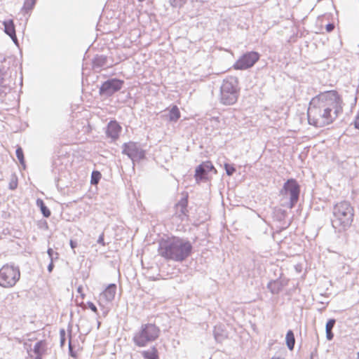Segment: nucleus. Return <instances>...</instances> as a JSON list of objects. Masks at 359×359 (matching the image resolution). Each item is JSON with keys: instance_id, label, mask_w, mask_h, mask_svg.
<instances>
[{"instance_id": "20", "label": "nucleus", "mask_w": 359, "mask_h": 359, "mask_svg": "<svg viewBox=\"0 0 359 359\" xmlns=\"http://www.w3.org/2000/svg\"><path fill=\"white\" fill-rule=\"evenodd\" d=\"M285 340H286V344H287V348L292 351L294 349V344H295V339H294V333L292 330H288L287 334H286V337H285Z\"/></svg>"}, {"instance_id": "24", "label": "nucleus", "mask_w": 359, "mask_h": 359, "mask_svg": "<svg viewBox=\"0 0 359 359\" xmlns=\"http://www.w3.org/2000/svg\"><path fill=\"white\" fill-rule=\"evenodd\" d=\"M268 289L273 294H277L279 292V284L276 281H270L267 285Z\"/></svg>"}, {"instance_id": "4", "label": "nucleus", "mask_w": 359, "mask_h": 359, "mask_svg": "<svg viewBox=\"0 0 359 359\" xmlns=\"http://www.w3.org/2000/svg\"><path fill=\"white\" fill-rule=\"evenodd\" d=\"M239 95L238 79L228 76L223 80L220 87V102L224 105H231L236 102Z\"/></svg>"}, {"instance_id": "44", "label": "nucleus", "mask_w": 359, "mask_h": 359, "mask_svg": "<svg viewBox=\"0 0 359 359\" xmlns=\"http://www.w3.org/2000/svg\"><path fill=\"white\" fill-rule=\"evenodd\" d=\"M271 359H279V358L273 357Z\"/></svg>"}, {"instance_id": "2", "label": "nucleus", "mask_w": 359, "mask_h": 359, "mask_svg": "<svg viewBox=\"0 0 359 359\" xmlns=\"http://www.w3.org/2000/svg\"><path fill=\"white\" fill-rule=\"evenodd\" d=\"M192 249L188 240L174 237L160 243L158 253L166 259L182 262L191 255Z\"/></svg>"}, {"instance_id": "21", "label": "nucleus", "mask_w": 359, "mask_h": 359, "mask_svg": "<svg viewBox=\"0 0 359 359\" xmlns=\"http://www.w3.org/2000/svg\"><path fill=\"white\" fill-rule=\"evenodd\" d=\"M36 205L41 209V213L45 217H49L50 215V211L48 208V207L45 205L43 201L41 199H37Z\"/></svg>"}, {"instance_id": "40", "label": "nucleus", "mask_w": 359, "mask_h": 359, "mask_svg": "<svg viewBox=\"0 0 359 359\" xmlns=\"http://www.w3.org/2000/svg\"><path fill=\"white\" fill-rule=\"evenodd\" d=\"M215 338L216 341L220 340V336H219V334L217 332L215 333Z\"/></svg>"}, {"instance_id": "35", "label": "nucleus", "mask_w": 359, "mask_h": 359, "mask_svg": "<svg viewBox=\"0 0 359 359\" xmlns=\"http://www.w3.org/2000/svg\"><path fill=\"white\" fill-rule=\"evenodd\" d=\"M326 331V337L327 340H332L334 337V334L331 330H325Z\"/></svg>"}, {"instance_id": "7", "label": "nucleus", "mask_w": 359, "mask_h": 359, "mask_svg": "<svg viewBox=\"0 0 359 359\" xmlns=\"http://www.w3.org/2000/svg\"><path fill=\"white\" fill-rule=\"evenodd\" d=\"M282 195L289 197L290 201L287 204L289 208H292L297 203L299 197L300 187L294 179L287 180L280 191Z\"/></svg>"}, {"instance_id": "6", "label": "nucleus", "mask_w": 359, "mask_h": 359, "mask_svg": "<svg viewBox=\"0 0 359 359\" xmlns=\"http://www.w3.org/2000/svg\"><path fill=\"white\" fill-rule=\"evenodd\" d=\"M20 278L18 266L6 264L0 269V286L11 288L16 285Z\"/></svg>"}, {"instance_id": "32", "label": "nucleus", "mask_w": 359, "mask_h": 359, "mask_svg": "<svg viewBox=\"0 0 359 359\" xmlns=\"http://www.w3.org/2000/svg\"><path fill=\"white\" fill-rule=\"evenodd\" d=\"M60 342H61V345L63 346L64 344H65V331L62 329L60 331Z\"/></svg>"}, {"instance_id": "15", "label": "nucleus", "mask_w": 359, "mask_h": 359, "mask_svg": "<svg viewBox=\"0 0 359 359\" xmlns=\"http://www.w3.org/2000/svg\"><path fill=\"white\" fill-rule=\"evenodd\" d=\"M116 286L115 284H110L104 291L101 294V297L104 298L107 302H111L116 294Z\"/></svg>"}, {"instance_id": "37", "label": "nucleus", "mask_w": 359, "mask_h": 359, "mask_svg": "<svg viewBox=\"0 0 359 359\" xmlns=\"http://www.w3.org/2000/svg\"><path fill=\"white\" fill-rule=\"evenodd\" d=\"M325 28L327 32H330L334 29V25L332 23H329L326 25Z\"/></svg>"}, {"instance_id": "5", "label": "nucleus", "mask_w": 359, "mask_h": 359, "mask_svg": "<svg viewBox=\"0 0 359 359\" xmlns=\"http://www.w3.org/2000/svg\"><path fill=\"white\" fill-rule=\"evenodd\" d=\"M160 330L154 324L142 325L133 336L134 344L139 347H144L149 343L155 341L159 336Z\"/></svg>"}, {"instance_id": "26", "label": "nucleus", "mask_w": 359, "mask_h": 359, "mask_svg": "<svg viewBox=\"0 0 359 359\" xmlns=\"http://www.w3.org/2000/svg\"><path fill=\"white\" fill-rule=\"evenodd\" d=\"M47 253L50 259V262H54L55 260L58 259V253L55 252L52 248H48L47 250Z\"/></svg>"}, {"instance_id": "33", "label": "nucleus", "mask_w": 359, "mask_h": 359, "mask_svg": "<svg viewBox=\"0 0 359 359\" xmlns=\"http://www.w3.org/2000/svg\"><path fill=\"white\" fill-rule=\"evenodd\" d=\"M17 186H18V182H17V180H12L10 183H9V188L11 190H14L17 188Z\"/></svg>"}, {"instance_id": "13", "label": "nucleus", "mask_w": 359, "mask_h": 359, "mask_svg": "<svg viewBox=\"0 0 359 359\" xmlns=\"http://www.w3.org/2000/svg\"><path fill=\"white\" fill-rule=\"evenodd\" d=\"M112 66L109 63L108 57L103 55H96L93 60V67L96 71H100L102 69L108 68Z\"/></svg>"}, {"instance_id": "11", "label": "nucleus", "mask_w": 359, "mask_h": 359, "mask_svg": "<svg viewBox=\"0 0 359 359\" xmlns=\"http://www.w3.org/2000/svg\"><path fill=\"white\" fill-rule=\"evenodd\" d=\"M214 171L215 173L217 170L214 168L212 163L210 161H205L196 167L195 170V179L197 182L199 181L206 180L207 175L210 172Z\"/></svg>"}, {"instance_id": "12", "label": "nucleus", "mask_w": 359, "mask_h": 359, "mask_svg": "<svg viewBox=\"0 0 359 359\" xmlns=\"http://www.w3.org/2000/svg\"><path fill=\"white\" fill-rule=\"evenodd\" d=\"M121 127L116 121H111L107 127L106 134L108 137L115 140L119 137Z\"/></svg>"}, {"instance_id": "3", "label": "nucleus", "mask_w": 359, "mask_h": 359, "mask_svg": "<svg viewBox=\"0 0 359 359\" xmlns=\"http://www.w3.org/2000/svg\"><path fill=\"white\" fill-rule=\"evenodd\" d=\"M354 209L346 201L336 203L332 208L331 224L336 232L341 233L348 230L353 221Z\"/></svg>"}, {"instance_id": "27", "label": "nucleus", "mask_w": 359, "mask_h": 359, "mask_svg": "<svg viewBox=\"0 0 359 359\" xmlns=\"http://www.w3.org/2000/svg\"><path fill=\"white\" fill-rule=\"evenodd\" d=\"M100 178V173L98 171H93L91 176V184H96Z\"/></svg>"}, {"instance_id": "23", "label": "nucleus", "mask_w": 359, "mask_h": 359, "mask_svg": "<svg viewBox=\"0 0 359 359\" xmlns=\"http://www.w3.org/2000/svg\"><path fill=\"white\" fill-rule=\"evenodd\" d=\"M46 343L43 341H39L34 346V352L41 356L45 349Z\"/></svg>"}, {"instance_id": "36", "label": "nucleus", "mask_w": 359, "mask_h": 359, "mask_svg": "<svg viewBox=\"0 0 359 359\" xmlns=\"http://www.w3.org/2000/svg\"><path fill=\"white\" fill-rule=\"evenodd\" d=\"M97 243L101 244L102 245H105L104 241V233H102L97 239Z\"/></svg>"}, {"instance_id": "39", "label": "nucleus", "mask_w": 359, "mask_h": 359, "mask_svg": "<svg viewBox=\"0 0 359 359\" xmlns=\"http://www.w3.org/2000/svg\"><path fill=\"white\" fill-rule=\"evenodd\" d=\"M70 246L72 249H74L77 246V243L76 241H74L72 240L70 241Z\"/></svg>"}, {"instance_id": "1", "label": "nucleus", "mask_w": 359, "mask_h": 359, "mask_svg": "<svg viewBox=\"0 0 359 359\" xmlns=\"http://www.w3.org/2000/svg\"><path fill=\"white\" fill-rule=\"evenodd\" d=\"M344 102L336 90L321 93L313 97L307 110L308 122L317 128L334 122L342 114Z\"/></svg>"}, {"instance_id": "31", "label": "nucleus", "mask_w": 359, "mask_h": 359, "mask_svg": "<svg viewBox=\"0 0 359 359\" xmlns=\"http://www.w3.org/2000/svg\"><path fill=\"white\" fill-rule=\"evenodd\" d=\"M87 305H88V308H89L91 311H93V312H95V313H97V307L95 306V305L93 302H88L87 303Z\"/></svg>"}, {"instance_id": "42", "label": "nucleus", "mask_w": 359, "mask_h": 359, "mask_svg": "<svg viewBox=\"0 0 359 359\" xmlns=\"http://www.w3.org/2000/svg\"><path fill=\"white\" fill-rule=\"evenodd\" d=\"M34 359H41V357L39 355H36V357Z\"/></svg>"}, {"instance_id": "16", "label": "nucleus", "mask_w": 359, "mask_h": 359, "mask_svg": "<svg viewBox=\"0 0 359 359\" xmlns=\"http://www.w3.org/2000/svg\"><path fill=\"white\" fill-rule=\"evenodd\" d=\"M187 204L188 199L187 196L183 197L181 200L176 204V211L179 215V217L186 216L187 212Z\"/></svg>"}, {"instance_id": "10", "label": "nucleus", "mask_w": 359, "mask_h": 359, "mask_svg": "<svg viewBox=\"0 0 359 359\" xmlns=\"http://www.w3.org/2000/svg\"><path fill=\"white\" fill-rule=\"evenodd\" d=\"M123 154H126L133 161L144 158V151L135 142H130L123 144Z\"/></svg>"}, {"instance_id": "41", "label": "nucleus", "mask_w": 359, "mask_h": 359, "mask_svg": "<svg viewBox=\"0 0 359 359\" xmlns=\"http://www.w3.org/2000/svg\"><path fill=\"white\" fill-rule=\"evenodd\" d=\"M81 291H82V287H79L77 288V292H78L79 293H81Z\"/></svg>"}, {"instance_id": "29", "label": "nucleus", "mask_w": 359, "mask_h": 359, "mask_svg": "<svg viewBox=\"0 0 359 359\" xmlns=\"http://www.w3.org/2000/svg\"><path fill=\"white\" fill-rule=\"evenodd\" d=\"M224 168H225L226 175L229 176H231L236 171V169L233 167V165L228 164V163L224 164Z\"/></svg>"}, {"instance_id": "22", "label": "nucleus", "mask_w": 359, "mask_h": 359, "mask_svg": "<svg viewBox=\"0 0 359 359\" xmlns=\"http://www.w3.org/2000/svg\"><path fill=\"white\" fill-rule=\"evenodd\" d=\"M36 1V0H25L22 11L27 13L34 8Z\"/></svg>"}, {"instance_id": "9", "label": "nucleus", "mask_w": 359, "mask_h": 359, "mask_svg": "<svg viewBox=\"0 0 359 359\" xmlns=\"http://www.w3.org/2000/svg\"><path fill=\"white\" fill-rule=\"evenodd\" d=\"M259 55L255 51L243 54L233 65L236 69H246L252 67L259 60Z\"/></svg>"}, {"instance_id": "34", "label": "nucleus", "mask_w": 359, "mask_h": 359, "mask_svg": "<svg viewBox=\"0 0 359 359\" xmlns=\"http://www.w3.org/2000/svg\"><path fill=\"white\" fill-rule=\"evenodd\" d=\"M354 127L356 129H359V111L356 114L355 120H354Z\"/></svg>"}, {"instance_id": "19", "label": "nucleus", "mask_w": 359, "mask_h": 359, "mask_svg": "<svg viewBox=\"0 0 359 359\" xmlns=\"http://www.w3.org/2000/svg\"><path fill=\"white\" fill-rule=\"evenodd\" d=\"M4 73L1 71L0 76V95L2 93H6V90L10 89L9 83L7 82L6 79L5 78Z\"/></svg>"}, {"instance_id": "28", "label": "nucleus", "mask_w": 359, "mask_h": 359, "mask_svg": "<svg viewBox=\"0 0 359 359\" xmlns=\"http://www.w3.org/2000/svg\"><path fill=\"white\" fill-rule=\"evenodd\" d=\"M187 0H169L170 5L173 7L182 6Z\"/></svg>"}, {"instance_id": "43", "label": "nucleus", "mask_w": 359, "mask_h": 359, "mask_svg": "<svg viewBox=\"0 0 359 359\" xmlns=\"http://www.w3.org/2000/svg\"><path fill=\"white\" fill-rule=\"evenodd\" d=\"M357 359H359V352L357 353Z\"/></svg>"}, {"instance_id": "25", "label": "nucleus", "mask_w": 359, "mask_h": 359, "mask_svg": "<svg viewBox=\"0 0 359 359\" xmlns=\"http://www.w3.org/2000/svg\"><path fill=\"white\" fill-rule=\"evenodd\" d=\"M15 153H16V156H17L18 159L19 160L20 164L24 165H25V159H24V154H23L22 149L21 147H18L15 151Z\"/></svg>"}, {"instance_id": "30", "label": "nucleus", "mask_w": 359, "mask_h": 359, "mask_svg": "<svg viewBox=\"0 0 359 359\" xmlns=\"http://www.w3.org/2000/svg\"><path fill=\"white\" fill-rule=\"evenodd\" d=\"M336 320L334 319H330L325 326V330H332V328L334 327L335 325Z\"/></svg>"}, {"instance_id": "38", "label": "nucleus", "mask_w": 359, "mask_h": 359, "mask_svg": "<svg viewBox=\"0 0 359 359\" xmlns=\"http://www.w3.org/2000/svg\"><path fill=\"white\" fill-rule=\"evenodd\" d=\"M54 268L53 262H50V264L48 266V271L49 273L52 272L53 269Z\"/></svg>"}, {"instance_id": "14", "label": "nucleus", "mask_w": 359, "mask_h": 359, "mask_svg": "<svg viewBox=\"0 0 359 359\" xmlns=\"http://www.w3.org/2000/svg\"><path fill=\"white\" fill-rule=\"evenodd\" d=\"M4 32L8 34L12 41L18 44V39L15 34V29L13 21L12 20H6L4 22Z\"/></svg>"}, {"instance_id": "17", "label": "nucleus", "mask_w": 359, "mask_h": 359, "mask_svg": "<svg viewBox=\"0 0 359 359\" xmlns=\"http://www.w3.org/2000/svg\"><path fill=\"white\" fill-rule=\"evenodd\" d=\"M165 116L169 121L177 122L180 118L181 114L179 108L176 105H174L170 109L168 114Z\"/></svg>"}, {"instance_id": "18", "label": "nucleus", "mask_w": 359, "mask_h": 359, "mask_svg": "<svg viewBox=\"0 0 359 359\" xmlns=\"http://www.w3.org/2000/svg\"><path fill=\"white\" fill-rule=\"evenodd\" d=\"M144 359H158V351L155 347H152L141 353Z\"/></svg>"}, {"instance_id": "8", "label": "nucleus", "mask_w": 359, "mask_h": 359, "mask_svg": "<svg viewBox=\"0 0 359 359\" xmlns=\"http://www.w3.org/2000/svg\"><path fill=\"white\" fill-rule=\"evenodd\" d=\"M124 81L118 79H109L104 81L99 89L101 96L110 97L117 91L120 90Z\"/></svg>"}]
</instances>
